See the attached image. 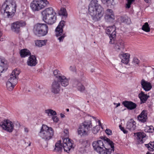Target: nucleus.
<instances>
[{"label": "nucleus", "mask_w": 154, "mask_h": 154, "mask_svg": "<svg viewBox=\"0 0 154 154\" xmlns=\"http://www.w3.org/2000/svg\"><path fill=\"white\" fill-rule=\"evenodd\" d=\"M98 2L97 0H92L88 6L89 13L95 20L100 19L104 13L103 8Z\"/></svg>", "instance_id": "nucleus-1"}, {"label": "nucleus", "mask_w": 154, "mask_h": 154, "mask_svg": "<svg viewBox=\"0 0 154 154\" xmlns=\"http://www.w3.org/2000/svg\"><path fill=\"white\" fill-rule=\"evenodd\" d=\"M40 137L46 141L45 145L42 144V147L45 148L48 146V142L52 139L54 135V131L53 129L45 125H43L38 134Z\"/></svg>", "instance_id": "nucleus-2"}, {"label": "nucleus", "mask_w": 154, "mask_h": 154, "mask_svg": "<svg viewBox=\"0 0 154 154\" xmlns=\"http://www.w3.org/2000/svg\"><path fill=\"white\" fill-rule=\"evenodd\" d=\"M17 5L14 1L8 0L3 4L1 9V13L8 17H11L16 11Z\"/></svg>", "instance_id": "nucleus-3"}, {"label": "nucleus", "mask_w": 154, "mask_h": 154, "mask_svg": "<svg viewBox=\"0 0 154 154\" xmlns=\"http://www.w3.org/2000/svg\"><path fill=\"white\" fill-rule=\"evenodd\" d=\"M43 20L48 25L55 23L57 20V14L53 8L49 7L45 9L42 12Z\"/></svg>", "instance_id": "nucleus-4"}, {"label": "nucleus", "mask_w": 154, "mask_h": 154, "mask_svg": "<svg viewBox=\"0 0 154 154\" xmlns=\"http://www.w3.org/2000/svg\"><path fill=\"white\" fill-rule=\"evenodd\" d=\"M106 141L110 146L111 148V151L114 152V143L110 139L106 138V139L104 140H99L94 141L92 144L93 148L95 151L97 152H100V150H102V149L104 147V143Z\"/></svg>", "instance_id": "nucleus-5"}, {"label": "nucleus", "mask_w": 154, "mask_h": 154, "mask_svg": "<svg viewBox=\"0 0 154 154\" xmlns=\"http://www.w3.org/2000/svg\"><path fill=\"white\" fill-rule=\"evenodd\" d=\"M33 30L35 35L38 36H44L48 33V27L45 23H37L34 26Z\"/></svg>", "instance_id": "nucleus-6"}, {"label": "nucleus", "mask_w": 154, "mask_h": 154, "mask_svg": "<svg viewBox=\"0 0 154 154\" xmlns=\"http://www.w3.org/2000/svg\"><path fill=\"white\" fill-rule=\"evenodd\" d=\"M49 5V3L47 0H34L31 3L30 7L33 11H38Z\"/></svg>", "instance_id": "nucleus-7"}, {"label": "nucleus", "mask_w": 154, "mask_h": 154, "mask_svg": "<svg viewBox=\"0 0 154 154\" xmlns=\"http://www.w3.org/2000/svg\"><path fill=\"white\" fill-rule=\"evenodd\" d=\"M92 127L91 121L84 122L80 125L78 129V134L82 137L87 136L88 134V131Z\"/></svg>", "instance_id": "nucleus-8"}, {"label": "nucleus", "mask_w": 154, "mask_h": 154, "mask_svg": "<svg viewBox=\"0 0 154 154\" xmlns=\"http://www.w3.org/2000/svg\"><path fill=\"white\" fill-rule=\"evenodd\" d=\"M65 25V22L64 21H61L55 30L56 36L60 42H62L66 36L65 33L63 32V28Z\"/></svg>", "instance_id": "nucleus-9"}, {"label": "nucleus", "mask_w": 154, "mask_h": 154, "mask_svg": "<svg viewBox=\"0 0 154 154\" xmlns=\"http://www.w3.org/2000/svg\"><path fill=\"white\" fill-rule=\"evenodd\" d=\"M53 74L55 77L57 79V80L59 82L60 84L63 86L66 87L69 85L68 79L65 76L62 75L58 70H54Z\"/></svg>", "instance_id": "nucleus-10"}, {"label": "nucleus", "mask_w": 154, "mask_h": 154, "mask_svg": "<svg viewBox=\"0 0 154 154\" xmlns=\"http://www.w3.org/2000/svg\"><path fill=\"white\" fill-rule=\"evenodd\" d=\"M116 27L114 25L107 28V33L109 35L110 40L109 43L110 44H112L114 43L116 36Z\"/></svg>", "instance_id": "nucleus-11"}, {"label": "nucleus", "mask_w": 154, "mask_h": 154, "mask_svg": "<svg viewBox=\"0 0 154 154\" xmlns=\"http://www.w3.org/2000/svg\"><path fill=\"white\" fill-rule=\"evenodd\" d=\"M0 126L4 130L9 132H12L14 129V125L9 120H4L0 123Z\"/></svg>", "instance_id": "nucleus-12"}, {"label": "nucleus", "mask_w": 154, "mask_h": 154, "mask_svg": "<svg viewBox=\"0 0 154 154\" xmlns=\"http://www.w3.org/2000/svg\"><path fill=\"white\" fill-rule=\"evenodd\" d=\"M73 141L69 138L63 139V147L65 151L69 152L73 146Z\"/></svg>", "instance_id": "nucleus-13"}, {"label": "nucleus", "mask_w": 154, "mask_h": 154, "mask_svg": "<svg viewBox=\"0 0 154 154\" xmlns=\"http://www.w3.org/2000/svg\"><path fill=\"white\" fill-rule=\"evenodd\" d=\"M25 22L20 21L14 22L11 24V29L14 32L18 33L20 31V27H23L26 25Z\"/></svg>", "instance_id": "nucleus-14"}, {"label": "nucleus", "mask_w": 154, "mask_h": 154, "mask_svg": "<svg viewBox=\"0 0 154 154\" xmlns=\"http://www.w3.org/2000/svg\"><path fill=\"white\" fill-rule=\"evenodd\" d=\"M61 89V86L59 82L57 80H54L52 82L51 88L52 93L54 94H58Z\"/></svg>", "instance_id": "nucleus-15"}, {"label": "nucleus", "mask_w": 154, "mask_h": 154, "mask_svg": "<svg viewBox=\"0 0 154 154\" xmlns=\"http://www.w3.org/2000/svg\"><path fill=\"white\" fill-rule=\"evenodd\" d=\"M114 43V48L116 51L120 52L123 51L125 47V44L123 40L119 39L116 41L115 40Z\"/></svg>", "instance_id": "nucleus-16"}, {"label": "nucleus", "mask_w": 154, "mask_h": 154, "mask_svg": "<svg viewBox=\"0 0 154 154\" xmlns=\"http://www.w3.org/2000/svg\"><path fill=\"white\" fill-rule=\"evenodd\" d=\"M104 18L107 22H112L115 19L114 15L111 9H107L105 11Z\"/></svg>", "instance_id": "nucleus-17"}, {"label": "nucleus", "mask_w": 154, "mask_h": 154, "mask_svg": "<svg viewBox=\"0 0 154 154\" xmlns=\"http://www.w3.org/2000/svg\"><path fill=\"white\" fill-rule=\"evenodd\" d=\"M140 84L141 87L146 91H150L152 87L150 82L146 81L143 79L141 80Z\"/></svg>", "instance_id": "nucleus-18"}, {"label": "nucleus", "mask_w": 154, "mask_h": 154, "mask_svg": "<svg viewBox=\"0 0 154 154\" xmlns=\"http://www.w3.org/2000/svg\"><path fill=\"white\" fill-rule=\"evenodd\" d=\"M119 57L121 59V62L127 64L129 61L130 55L129 54L122 53L119 55Z\"/></svg>", "instance_id": "nucleus-19"}, {"label": "nucleus", "mask_w": 154, "mask_h": 154, "mask_svg": "<svg viewBox=\"0 0 154 154\" xmlns=\"http://www.w3.org/2000/svg\"><path fill=\"white\" fill-rule=\"evenodd\" d=\"M122 104L128 109L132 110L135 109L137 106L136 104L131 101H123Z\"/></svg>", "instance_id": "nucleus-20"}, {"label": "nucleus", "mask_w": 154, "mask_h": 154, "mask_svg": "<svg viewBox=\"0 0 154 154\" xmlns=\"http://www.w3.org/2000/svg\"><path fill=\"white\" fill-rule=\"evenodd\" d=\"M27 64L31 66H35L37 63V60L34 55H30L28 58L27 62Z\"/></svg>", "instance_id": "nucleus-21"}, {"label": "nucleus", "mask_w": 154, "mask_h": 154, "mask_svg": "<svg viewBox=\"0 0 154 154\" xmlns=\"http://www.w3.org/2000/svg\"><path fill=\"white\" fill-rule=\"evenodd\" d=\"M138 119L141 122L144 123L146 122L147 119V111L143 110L138 116Z\"/></svg>", "instance_id": "nucleus-22"}, {"label": "nucleus", "mask_w": 154, "mask_h": 154, "mask_svg": "<svg viewBox=\"0 0 154 154\" xmlns=\"http://www.w3.org/2000/svg\"><path fill=\"white\" fill-rule=\"evenodd\" d=\"M136 124L135 121L133 119H131L128 122L126 128L131 131H134L136 128Z\"/></svg>", "instance_id": "nucleus-23"}, {"label": "nucleus", "mask_w": 154, "mask_h": 154, "mask_svg": "<svg viewBox=\"0 0 154 154\" xmlns=\"http://www.w3.org/2000/svg\"><path fill=\"white\" fill-rule=\"evenodd\" d=\"M137 138L138 140L139 143H143L146 140V134L143 132H138L137 133Z\"/></svg>", "instance_id": "nucleus-24"}, {"label": "nucleus", "mask_w": 154, "mask_h": 154, "mask_svg": "<svg viewBox=\"0 0 154 154\" xmlns=\"http://www.w3.org/2000/svg\"><path fill=\"white\" fill-rule=\"evenodd\" d=\"M138 97L140 99L141 103H146L147 99L149 96L147 95L146 94H145L144 92L141 91L140 93L138 94Z\"/></svg>", "instance_id": "nucleus-25"}, {"label": "nucleus", "mask_w": 154, "mask_h": 154, "mask_svg": "<svg viewBox=\"0 0 154 154\" xmlns=\"http://www.w3.org/2000/svg\"><path fill=\"white\" fill-rule=\"evenodd\" d=\"M61 141L59 140L56 143L55 145L54 151L58 153H60L62 150L63 145Z\"/></svg>", "instance_id": "nucleus-26"}, {"label": "nucleus", "mask_w": 154, "mask_h": 154, "mask_svg": "<svg viewBox=\"0 0 154 154\" xmlns=\"http://www.w3.org/2000/svg\"><path fill=\"white\" fill-rule=\"evenodd\" d=\"M20 54V56L22 57H25L29 55L30 56L31 54L30 51L26 49H23L21 50Z\"/></svg>", "instance_id": "nucleus-27"}, {"label": "nucleus", "mask_w": 154, "mask_h": 154, "mask_svg": "<svg viewBox=\"0 0 154 154\" xmlns=\"http://www.w3.org/2000/svg\"><path fill=\"white\" fill-rule=\"evenodd\" d=\"M79 142L82 145V147L83 148H86L89 146L90 143L88 140L82 139L79 140Z\"/></svg>", "instance_id": "nucleus-28"}, {"label": "nucleus", "mask_w": 154, "mask_h": 154, "mask_svg": "<svg viewBox=\"0 0 154 154\" xmlns=\"http://www.w3.org/2000/svg\"><path fill=\"white\" fill-rule=\"evenodd\" d=\"M18 77L12 74L10 75V78L8 79V81L11 82L14 84H16L17 82V79Z\"/></svg>", "instance_id": "nucleus-29"}, {"label": "nucleus", "mask_w": 154, "mask_h": 154, "mask_svg": "<svg viewBox=\"0 0 154 154\" xmlns=\"http://www.w3.org/2000/svg\"><path fill=\"white\" fill-rule=\"evenodd\" d=\"M145 146L149 151H154V141H150L149 143L145 144Z\"/></svg>", "instance_id": "nucleus-30"}, {"label": "nucleus", "mask_w": 154, "mask_h": 154, "mask_svg": "<svg viewBox=\"0 0 154 154\" xmlns=\"http://www.w3.org/2000/svg\"><path fill=\"white\" fill-rule=\"evenodd\" d=\"M47 42L46 40H37L35 41V44L36 46L40 47L45 45Z\"/></svg>", "instance_id": "nucleus-31"}, {"label": "nucleus", "mask_w": 154, "mask_h": 154, "mask_svg": "<svg viewBox=\"0 0 154 154\" xmlns=\"http://www.w3.org/2000/svg\"><path fill=\"white\" fill-rule=\"evenodd\" d=\"M16 85V84H13L11 82L8 81L7 83L6 87L8 91H11Z\"/></svg>", "instance_id": "nucleus-32"}, {"label": "nucleus", "mask_w": 154, "mask_h": 154, "mask_svg": "<svg viewBox=\"0 0 154 154\" xmlns=\"http://www.w3.org/2000/svg\"><path fill=\"white\" fill-rule=\"evenodd\" d=\"M121 21L123 23L129 24L131 23L130 19L127 17H121L120 18Z\"/></svg>", "instance_id": "nucleus-33"}, {"label": "nucleus", "mask_w": 154, "mask_h": 154, "mask_svg": "<svg viewBox=\"0 0 154 154\" xmlns=\"http://www.w3.org/2000/svg\"><path fill=\"white\" fill-rule=\"evenodd\" d=\"M45 112L47 113L48 116H54L57 115L56 112L51 109H48L45 110Z\"/></svg>", "instance_id": "nucleus-34"}, {"label": "nucleus", "mask_w": 154, "mask_h": 154, "mask_svg": "<svg viewBox=\"0 0 154 154\" xmlns=\"http://www.w3.org/2000/svg\"><path fill=\"white\" fill-rule=\"evenodd\" d=\"M142 29L144 31L149 32L150 31V28L149 26V25L147 22L145 23L143 26L142 27Z\"/></svg>", "instance_id": "nucleus-35"}, {"label": "nucleus", "mask_w": 154, "mask_h": 154, "mask_svg": "<svg viewBox=\"0 0 154 154\" xmlns=\"http://www.w3.org/2000/svg\"><path fill=\"white\" fill-rule=\"evenodd\" d=\"M105 149L103 148L102 149V150H100V152H98L99 154H110L111 152L110 149H108L105 148V146L104 147Z\"/></svg>", "instance_id": "nucleus-36"}, {"label": "nucleus", "mask_w": 154, "mask_h": 154, "mask_svg": "<svg viewBox=\"0 0 154 154\" xmlns=\"http://www.w3.org/2000/svg\"><path fill=\"white\" fill-rule=\"evenodd\" d=\"M102 3L106 5L107 6L112 5L113 0H101Z\"/></svg>", "instance_id": "nucleus-37"}, {"label": "nucleus", "mask_w": 154, "mask_h": 154, "mask_svg": "<svg viewBox=\"0 0 154 154\" xmlns=\"http://www.w3.org/2000/svg\"><path fill=\"white\" fill-rule=\"evenodd\" d=\"M79 85H81V83L77 80H75L72 82V86L74 87H75L77 88Z\"/></svg>", "instance_id": "nucleus-38"}, {"label": "nucleus", "mask_w": 154, "mask_h": 154, "mask_svg": "<svg viewBox=\"0 0 154 154\" xmlns=\"http://www.w3.org/2000/svg\"><path fill=\"white\" fill-rule=\"evenodd\" d=\"M140 62V60L137 58L135 57L133 58L132 63L134 65L136 66L138 65Z\"/></svg>", "instance_id": "nucleus-39"}, {"label": "nucleus", "mask_w": 154, "mask_h": 154, "mask_svg": "<svg viewBox=\"0 0 154 154\" xmlns=\"http://www.w3.org/2000/svg\"><path fill=\"white\" fill-rule=\"evenodd\" d=\"M127 3L126 4V8H129L131 7V5L132 3L134 2L135 0H127Z\"/></svg>", "instance_id": "nucleus-40"}, {"label": "nucleus", "mask_w": 154, "mask_h": 154, "mask_svg": "<svg viewBox=\"0 0 154 154\" xmlns=\"http://www.w3.org/2000/svg\"><path fill=\"white\" fill-rule=\"evenodd\" d=\"M146 128L149 132L152 133L154 132V128L152 126H147Z\"/></svg>", "instance_id": "nucleus-41"}, {"label": "nucleus", "mask_w": 154, "mask_h": 154, "mask_svg": "<svg viewBox=\"0 0 154 154\" xmlns=\"http://www.w3.org/2000/svg\"><path fill=\"white\" fill-rule=\"evenodd\" d=\"M60 12L61 14L64 16H66L67 14L66 12V10L64 8H62L61 9Z\"/></svg>", "instance_id": "nucleus-42"}, {"label": "nucleus", "mask_w": 154, "mask_h": 154, "mask_svg": "<svg viewBox=\"0 0 154 154\" xmlns=\"http://www.w3.org/2000/svg\"><path fill=\"white\" fill-rule=\"evenodd\" d=\"M20 73V72L17 69H15L11 73L14 75H15L16 76L18 77V75Z\"/></svg>", "instance_id": "nucleus-43"}, {"label": "nucleus", "mask_w": 154, "mask_h": 154, "mask_svg": "<svg viewBox=\"0 0 154 154\" xmlns=\"http://www.w3.org/2000/svg\"><path fill=\"white\" fill-rule=\"evenodd\" d=\"M77 89L81 91H84L85 90V87L83 85L81 84V85H79L78 88Z\"/></svg>", "instance_id": "nucleus-44"}, {"label": "nucleus", "mask_w": 154, "mask_h": 154, "mask_svg": "<svg viewBox=\"0 0 154 154\" xmlns=\"http://www.w3.org/2000/svg\"><path fill=\"white\" fill-rule=\"evenodd\" d=\"M121 130L122 131L124 134H127L128 133V131L125 130L123 127H122L121 125L119 126Z\"/></svg>", "instance_id": "nucleus-45"}, {"label": "nucleus", "mask_w": 154, "mask_h": 154, "mask_svg": "<svg viewBox=\"0 0 154 154\" xmlns=\"http://www.w3.org/2000/svg\"><path fill=\"white\" fill-rule=\"evenodd\" d=\"M105 132L108 135H110L112 134V131L110 129H106L105 130Z\"/></svg>", "instance_id": "nucleus-46"}, {"label": "nucleus", "mask_w": 154, "mask_h": 154, "mask_svg": "<svg viewBox=\"0 0 154 154\" xmlns=\"http://www.w3.org/2000/svg\"><path fill=\"white\" fill-rule=\"evenodd\" d=\"M52 118V119H53V121L54 122H57L58 121V119L57 116H53Z\"/></svg>", "instance_id": "nucleus-47"}, {"label": "nucleus", "mask_w": 154, "mask_h": 154, "mask_svg": "<svg viewBox=\"0 0 154 154\" xmlns=\"http://www.w3.org/2000/svg\"><path fill=\"white\" fill-rule=\"evenodd\" d=\"M64 133L66 134V136H67L68 135V134L69 133L67 129H65L64 131Z\"/></svg>", "instance_id": "nucleus-48"}, {"label": "nucleus", "mask_w": 154, "mask_h": 154, "mask_svg": "<svg viewBox=\"0 0 154 154\" xmlns=\"http://www.w3.org/2000/svg\"><path fill=\"white\" fill-rule=\"evenodd\" d=\"M29 129H28V128H26V127H25L24 128V131L25 132L28 133L29 132Z\"/></svg>", "instance_id": "nucleus-49"}, {"label": "nucleus", "mask_w": 154, "mask_h": 154, "mask_svg": "<svg viewBox=\"0 0 154 154\" xmlns=\"http://www.w3.org/2000/svg\"><path fill=\"white\" fill-rule=\"evenodd\" d=\"M97 122L98 123V124H99V125L101 127V128H102V125H101V124L100 122V120H98V121H97Z\"/></svg>", "instance_id": "nucleus-50"}, {"label": "nucleus", "mask_w": 154, "mask_h": 154, "mask_svg": "<svg viewBox=\"0 0 154 154\" xmlns=\"http://www.w3.org/2000/svg\"><path fill=\"white\" fill-rule=\"evenodd\" d=\"M114 104L117 105L116 107V108L118 107L120 105V104L119 103H114Z\"/></svg>", "instance_id": "nucleus-51"}, {"label": "nucleus", "mask_w": 154, "mask_h": 154, "mask_svg": "<svg viewBox=\"0 0 154 154\" xmlns=\"http://www.w3.org/2000/svg\"><path fill=\"white\" fill-rule=\"evenodd\" d=\"M60 116L62 118H64L65 117V115L62 113L60 114Z\"/></svg>", "instance_id": "nucleus-52"}, {"label": "nucleus", "mask_w": 154, "mask_h": 154, "mask_svg": "<svg viewBox=\"0 0 154 154\" xmlns=\"http://www.w3.org/2000/svg\"><path fill=\"white\" fill-rule=\"evenodd\" d=\"M144 0L147 3H148L150 1V0Z\"/></svg>", "instance_id": "nucleus-53"}, {"label": "nucleus", "mask_w": 154, "mask_h": 154, "mask_svg": "<svg viewBox=\"0 0 154 154\" xmlns=\"http://www.w3.org/2000/svg\"><path fill=\"white\" fill-rule=\"evenodd\" d=\"M146 154H154V153H151L150 152L148 151L147 152Z\"/></svg>", "instance_id": "nucleus-54"}, {"label": "nucleus", "mask_w": 154, "mask_h": 154, "mask_svg": "<svg viewBox=\"0 0 154 154\" xmlns=\"http://www.w3.org/2000/svg\"><path fill=\"white\" fill-rule=\"evenodd\" d=\"M92 118H93L94 119H95V120L96 121H97V119H96V118H95V117L93 116H92Z\"/></svg>", "instance_id": "nucleus-55"}, {"label": "nucleus", "mask_w": 154, "mask_h": 154, "mask_svg": "<svg viewBox=\"0 0 154 154\" xmlns=\"http://www.w3.org/2000/svg\"><path fill=\"white\" fill-rule=\"evenodd\" d=\"M94 69H91V72H94Z\"/></svg>", "instance_id": "nucleus-56"}, {"label": "nucleus", "mask_w": 154, "mask_h": 154, "mask_svg": "<svg viewBox=\"0 0 154 154\" xmlns=\"http://www.w3.org/2000/svg\"><path fill=\"white\" fill-rule=\"evenodd\" d=\"M66 110L68 112L69 110V109H66Z\"/></svg>", "instance_id": "nucleus-57"}, {"label": "nucleus", "mask_w": 154, "mask_h": 154, "mask_svg": "<svg viewBox=\"0 0 154 154\" xmlns=\"http://www.w3.org/2000/svg\"><path fill=\"white\" fill-rule=\"evenodd\" d=\"M71 67H72V66H70V68H71Z\"/></svg>", "instance_id": "nucleus-58"}]
</instances>
